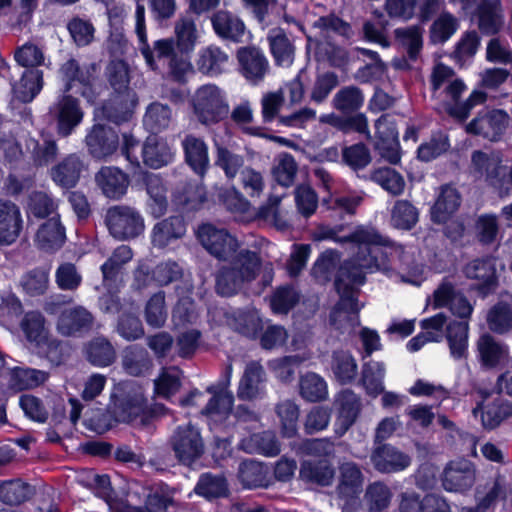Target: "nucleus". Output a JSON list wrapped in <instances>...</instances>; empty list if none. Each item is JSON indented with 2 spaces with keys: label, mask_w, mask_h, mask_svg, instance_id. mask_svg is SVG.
Returning <instances> with one entry per match:
<instances>
[{
  "label": "nucleus",
  "mask_w": 512,
  "mask_h": 512,
  "mask_svg": "<svg viewBox=\"0 0 512 512\" xmlns=\"http://www.w3.org/2000/svg\"><path fill=\"white\" fill-rule=\"evenodd\" d=\"M118 142L117 132L101 124L94 125L86 136V144L91 155L98 158L112 155L118 147Z\"/></svg>",
  "instance_id": "26"
},
{
  "label": "nucleus",
  "mask_w": 512,
  "mask_h": 512,
  "mask_svg": "<svg viewBox=\"0 0 512 512\" xmlns=\"http://www.w3.org/2000/svg\"><path fill=\"white\" fill-rule=\"evenodd\" d=\"M385 373L386 368L383 362L364 363L361 371V383L369 396L377 397L384 391Z\"/></svg>",
  "instance_id": "40"
},
{
  "label": "nucleus",
  "mask_w": 512,
  "mask_h": 512,
  "mask_svg": "<svg viewBox=\"0 0 512 512\" xmlns=\"http://www.w3.org/2000/svg\"><path fill=\"white\" fill-rule=\"evenodd\" d=\"M276 413L280 418L282 436L286 438L296 436L299 417L298 406L294 402L286 400L277 405Z\"/></svg>",
  "instance_id": "52"
},
{
  "label": "nucleus",
  "mask_w": 512,
  "mask_h": 512,
  "mask_svg": "<svg viewBox=\"0 0 512 512\" xmlns=\"http://www.w3.org/2000/svg\"><path fill=\"white\" fill-rule=\"evenodd\" d=\"M370 178L392 195L397 196L404 191L405 181L403 177L389 167L379 168L373 171Z\"/></svg>",
  "instance_id": "54"
},
{
  "label": "nucleus",
  "mask_w": 512,
  "mask_h": 512,
  "mask_svg": "<svg viewBox=\"0 0 512 512\" xmlns=\"http://www.w3.org/2000/svg\"><path fill=\"white\" fill-rule=\"evenodd\" d=\"M340 482L338 494L344 499L357 498L363 489V475L357 464L345 462L339 467Z\"/></svg>",
  "instance_id": "34"
},
{
  "label": "nucleus",
  "mask_w": 512,
  "mask_h": 512,
  "mask_svg": "<svg viewBox=\"0 0 512 512\" xmlns=\"http://www.w3.org/2000/svg\"><path fill=\"white\" fill-rule=\"evenodd\" d=\"M50 113L57 120V130L62 136L70 135L81 123L84 115L78 100L65 92L57 98Z\"/></svg>",
  "instance_id": "13"
},
{
  "label": "nucleus",
  "mask_w": 512,
  "mask_h": 512,
  "mask_svg": "<svg viewBox=\"0 0 512 512\" xmlns=\"http://www.w3.org/2000/svg\"><path fill=\"white\" fill-rule=\"evenodd\" d=\"M186 233V223L182 216H170L157 222L151 231V243L155 248L164 249Z\"/></svg>",
  "instance_id": "25"
},
{
  "label": "nucleus",
  "mask_w": 512,
  "mask_h": 512,
  "mask_svg": "<svg viewBox=\"0 0 512 512\" xmlns=\"http://www.w3.org/2000/svg\"><path fill=\"white\" fill-rule=\"evenodd\" d=\"M197 238L215 258L224 261L232 259L231 266L222 267L216 275V291L219 295L233 296L256 278L261 268L259 255L247 249L236 253L238 241L226 229L210 223L202 224L198 227Z\"/></svg>",
  "instance_id": "2"
},
{
  "label": "nucleus",
  "mask_w": 512,
  "mask_h": 512,
  "mask_svg": "<svg viewBox=\"0 0 512 512\" xmlns=\"http://www.w3.org/2000/svg\"><path fill=\"white\" fill-rule=\"evenodd\" d=\"M472 169L481 173L485 170V180L499 190L512 186V166L508 168L501 165V162H473Z\"/></svg>",
  "instance_id": "39"
},
{
  "label": "nucleus",
  "mask_w": 512,
  "mask_h": 512,
  "mask_svg": "<svg viewBox=\"0 0 512 512\" xmlns=\"http://www.w3.org/2000/svg\"><path fill=\"white\" fill-rule=\"evenodd\" d=\"M122 366L127 374L141 376L152 369L153 361L143 346L134 344L123 350Z\"/></svg>",
  "instance_id": "35"
},
{
  "label": "nucleus",
  "mask_w": 512,
  "mask_h": 512,
  "mask_svg": "<svg viewBox=\"0 0 512 512\" xmlns=\"http://www.w3.org/2000/svg\"><path fill=\"white\" fill-rule=\"evenodd\" d=\"M21 328L30 342L39 345L46 339L45 319L40 312L26 313L21 322Z\"/></svg>",
  "instance_id": "62"
},
{
  "label": "nucleus",
  "mask_w": 512,
  "mask_h": 512,
  "mask_svg": "<svg viewBox=\"0 0 512 512\" xmlns=\"http://www.w3.org/2000/svg\"><path fill=\"white\" fill-rule=\"evenodd\" d=\"M487 324L496 334H505L512 329V307L503 301L495 304L488 312Z\"/></svg>",
  "instance_id": "50"
},
{
  "label": "nucleus",
  "mask_w": 512,
  "mask_h": 512,
  "mask_svg": "<svg viewBox=\"0 0 512 512\" xmlns=\"http://www.w3.org/2000/svg\"><path fill=\"white\" fill-rule=\"evenodd\" d=\"M475 418H481L482 426L492 430L498 427L504 420L512 417V403L503 398H496L492 402L477 403L472 411Z\"/></svg>",
  "instance_id": "23"
},
{
  "label": "nucleus",
  "mask_w": 512,
  "mask_h": 512,
  "mask_svg": "<svg viewBox=\"0 0 512 512\" xmlns=\"http://www.w3.org/2000/svg\"><path fill=\"white\" fill-rule=\"evenodd\" d=\"M331 370L337 382L342 385L352 383L358 374V365L348 351H335L332 355Z\"/></svg>",
  "instance_id": "38"
},
{
  "label": "nucleus",
  "mask_w": 512,
  "mask_h": 512,
  "mask_svg": "<svg viewBox=\"0 0 512 512\" xmlns=\"http://www.w3.org/2000/svg\"><path fill=\"white\" fill-rule=\"evenodd\" d=\"M31 494V488L20 479L0 483V501L7 505H18L26 501Z\"/></svg>",
  "instance_id": "51"
},
{
  "label": "nucleus",
  "mask_w": 512,
  "mask_h": 512,
  "mask_svg": "<svg viewBox=\"0 0 512 512\" xmlns=\"http://www.w3.org/2000/svg\"><path fill=\"white\" fill-rule=\"evenodd\" d=\"M478 352L483 366L496 367L508 357V348L498 343L491 335L484 334L478 340Z\"/></svg>",
  "instance_id": "42"
},
{
  "label": "nucleus",
  "mask_w": 512,
  "mask_h": 512,
  "mask_svg": "<svg viewBox=\"0 0 512 512\" xmlns=\"http://www.w3.org/2000/svg\"><path fill=\"white\" fill-rule=\"evenodd\" d=\"M429 305L433 309L448 307L451 313L461 321H450L447 323L445 313H438L432 317L421 320L420 326L423 331L430 335V340L440 342L443 337V327L446 325L445 337L448 341L450 352L453 358L461 359L466 356L468 348V319L473 312V306L468 299L459 291L456 282L446 277L429 298Z\"/></svg>",
  "instance_id": "3"
},
{
  "label": "nucleus",
  "mask_w": 512,
  "mask_h": 512,
  "mask_svg": "<svg viewBox=\"0 0 512 512\" xmlns=\"http://www.w3.org/2000/svg\"><path fill=\"white\" fill-rule=\"evenodd\" d=\"M508 121L509 116L503 110L485 111L467 125V131L489 140H497L506 129Z\"/></svg>",
  "instance_id": "17"
},
{
  "label": "nucleus",
  "mask_w": 512,
  "mask_h": 512,
  "mask_svg": "<svg viewBox=\"0 0 512 512\" xmlns=\"http://www.w3.org/2000/svg\"><path fill=\"white\" fill-rule=\"evenodd\" d=\"M333 476L334 470L327 461H304L300 467V477L306 482L327 486Z\"/></svg>",
  "instance_id": "45"
},
{
  "label": "nucleus",
  "mask_w": 512,
  "mask_h": 512,
  "mask_svg": "<svg viewBox=\"0 0 512 512\" xmlns=\"http://www.w3.org/2000/svg\"><path fill=\"white\" fill-rule=\"evenodd\" d=\"M395 37L407 50L411 59H416L423 46V29L420 26L398 28Z\"/></svg>",
  "instance_id": "55"
},
{
  "label": "nucleus",
  "mask_w": 512,
  "mask_h": 512,
  "mask_svg": "<svg viewBox=\"0 0 512 512\" xmlns=\"http://www.w3.org/2000/svg\"><path fill=\"white\" fill-rule=\"evenodd\" d=\"M374 468L382 473H394L405 470L411 464V458L389 444L376 447L371 454Z\"/></svg>",
  "instance_id": "20"
},
{
  "label": "nucleus",
  "mask_w": 512,
  "mask_h": 512,
  "mask_svg": "<svg viewBox=\"0 0 512 512\" xmlns=\"http://www.w3.org/2000/svg\"><path fill=\"white\" fill-rule=\"evenodd\" d=\"M14 59L22 67L37 68L45 65L50 66V61L46 63V56L41 47L34 43L28 42L16 49Z\"/></svg>",
  "instance_id": "53"
},
{
  "label": "nucleus",
  "mask_w": 512,
  "mask_h": 512,
  "mask_svg": "<svg viewBox=\"0 0 512 512\" xmlns=\"http://www.w3.org/2000/svg\"><path fill=\"white\" fill-rule=\"evenodd\" d=\"M189 106L196 121L206 127L220 123L230 112L225 90L216 84H203L189 98Z\"/></svg>",
  "instance_id": "5"
},
{
  "label": "nucleus",
  "mask_w": 512,
  "mask_h": 512,
  "mask_svg": "<svg viewBox=\"0 0 512 512\" xmlns=\"http://www.w3.org/2000/svg\"><path fill=\"white\" fill-rule=\"evenodd\" d=\"M228 61L229 57L223 50L215 45H210L198 52L196 65L202 74L214 77L225 72Z\"/></svg>",
  "instance_id": "33"
},
{
  "label": "nucleus",
  "mask_w": 512,
  "mask_h": 512,
  "mask_svg": "<svg viewBox=\"0 0 512 512\" xmlns=\"http://www.w3.org/2000/svg\"><path fill=\"white\" fill-rule=\"evenodd\" d=\"M232 374L233 366L232 363L229 362L218 382L206 388V392L210 393L212 397L201 410V414L207 418L210 424H221L232 412L234 396L233 393L228 390Z\"/></svg>",
  "instance_id": "7"
},
{
  "label": "nucleus",
  "mask_w": 512,
  "mask_h": 512,
  "mask_svg": "<svg viewBox=\"0 0 512 512\" xmlns=\"http://www.w3.org/2000/svg\"><path fill=\"white\" fill-rule=\"evenodd\" d=\"M300 394L309 402H318L328 395L327 383L320 375L310 372L301 377Z\"/></svg>",
  "instance_id": "48"
},
{
  "label": "nucleus",
  "mask_w": 512,
  "mask_h": 512,
  "mask_svg": "<svg viewBox=\"0 0 512 512\" xmlns=\"http://www.w3.org/2000/svg\"><path fill=\"white\" fill-rule=\"evenodd\" d=\"M376 144L375 147L380 151L381 157L385 160H397L400 156L397 154L398 131L394 122L389 116L380 117L376 123Z\"/></svg>",
  "instance_id": "27"
},
{
  "label": "nucleus",
  "mask_w": 512,
  "mask_h": 512,
  "mask_svg": "<svg viewBox=\"0 0 512 512\" xmlns=\"http://www.w3.org/2000/svg\"><path fill=\"white\" fill-rule=\"evenodd\" d=\"M109 81L117 95L111 104L95 110L96 119H107L114 123L128 121L138 103L137 95L128 88L129 71L123 61H114L108 67Z\"/></svg>",
  "instance_id": "4"
},
{
  "label": "nucleus",
  "mask_w": 512,
  "mask_h": 512,
  "mask_svg": "<svg viewBox=\"0 0 512 512\" xmlns=\"http://www.w3.org/2000/svg\"><path fill=\"white\" fill-rule=\"evenodd\" d=\"M93 67H81L75 59H69L60 67V79L64 84L65 93H80L89 103H94L97 88L93 82Z\"/></svg>",
  "instance_id": "10"
},
{
  "label": "nucleus",
  "mask_w": 512,
  "mask_h": 512,
  "mask_svg": "<svg viewBox=\"0 0 512 512\" xmlns=\"http://www.w3.org/2000/svg\"><path fill=\"white\" fill-rule=\"evenodd\" d=\"M110 410L118 422H131L144 410V399L141 393L126 392L117 388L111 394Z\"/></svg>",
  "instance_id": "15"
},
{
  "label": "nucleus",
  "mask_w": 512,
  "mask_h": 512,
  "mask_svg": "<svg viewBox=\"0 0 512 512\" xmlns=\"http://www.w3.org/2000/svg\"><path fill=\"white\" fill-rule=\"evenodd\" d=\"M23 228V219L19 207L0 199V246L11 245L19 238Z\"/></svg>",
  "instance_id": "19"
},
{
  "label": "nucleus",
  "mask_w": 512,
  "mask_h": 512,
  "mask_svg": "<svg viewBox=\"0 0 512 512\" xmlns=\"http://www.w3.org/2000/svg\"><path fill=\"white\" fill-rule=\"evenodd\" d=\"M470 9L483 33L496 34L502 28L503 13L498 0H472Z\"/></svg>",
  "instance_id": "18"
},
{
  "label": "nucleus",
  "mask_w": 512,
  "mask_h": 512,
  "mask_svg": "<svg viewBox=\"0 0 512 512\" xmlns=\"http://www.w3.org/2000/svg\"><path fill=\"white\" fill-rule=\"evenodd\" d=\"M339 261L340 254L336 250H326L315 262L312 268V275L320 282L330 280Z\"/></svg>",
  "instance_id": "64"
},
{
  "label": "nucleus",
  "mask_w": 512,
  "mask_h": 512,
  "mask_svg": "<svg viewBox=\"0 0 512 512\" xmlns=\"http://www.w3.org/2000/svg\"><path fill=\"white\" fill-rule=\"evenodd\" d=\"M95 180L103 195L111 200H119L127 193L128 175L117 167H103Z\"/></svg>",
  "instance_id": "24"
},
{
  "label": "nucleus",
  "mask_w": 512,
  "mask_h": 512,
  "mask_svg": "<svg viewBox=\"0 0 512 512\" xmlns=\"http://www.w3.org/2000/svg\"><path fill=\"white\" fill-rule=\"evenodd\" d=\"M391 498L390 488L382 482H374L366 489L365 501L370 512L383 511L389 506Z\"/></svg>",
  "instance_id": "59"
},
{
  "label": "nucleus",
  "mask_w": 512,
  "mask_h": 512,
  "mask_svg": "<svg viewBox=\"0 0 512 512\" xmlns=\"http://www.w3.org/2000/svg\"><path fill=\"white\" fill-rule=\"evenodd\" d=\"M265 371L256 361L247 363L239 381L237 396L241 400H253L262 397L265 390Z\"/></svg>",
  "instance_id": "22"
},
{
  "label": "nucleus",
  "mask_w": 512,
  "mask_h": 512,
  "mask_svg": "<svg viewBox=\"0 0 512 512\" xmlns=\"http://www.w3.org/2000/svg\"><path fill=\"white\" fill-rule=\"evenodd\" d=\"M57 208L55 200L46 192L35 191L29 196L27 215L42 219L51 215Z\"/></svg>",
  "instance_id": "56"
},
{
  "label": "nucleus",
  "mask_w": 512,
  "mask_h": 512,
  "mask_svg": "<svg viewBox=\"0 0 512 512\" xmlns=\"http://www.w3.org/2000/svg\"><path fill=\"white\" fill-rule=\"evenodd\" d=\"M48 379V373L33 368H15L12 372V385L19 390L35 388Z\"/></svg>",
  "instance_id": "60"
},
{
  "label": "nucleus",
  "mask_w": 512,
  "mask_h": 512,
  "mask_svg": "<svg viewBox=\"0 0 512 512\" xmlns=\"http://www.w3.org/2000/svg\"><path fill=\"white\" fill-rule=\"evenodd\" d=\"M238 60L244 76L249 81L257 83L263 79L268 69V61L259 49L254 47L240 49Z\"/></svg>",
  "instance_id": "31"
},
{
  "label": "nucleus",
  "mask_w": 512,
  "mask_h": 512,
  "mask_svg": "<svg viewBox=\"0 0 512 512\" xmlns=\"http://www.w3.org/2000/svg\"><path fill=\"white\" fill-rule=\"evenodd\" d=\"M182 371L176 366L162 368L154 380L155 393L165 399L173 396L181 386Z\"/></svg>",
  "instance_id": "46"
},
{
  "label": "nucleus",
  "mask_w": 512,
  "mask_h": 512,
  "mask_svg": "<svg viewBox=\"0 0 512 512\" xmlns=\"http://www.w3.org/2000/svg\"><path fill=\"white\" fill-rule=\"evenodd\" d=\"M130 162L129 172L136 183L146 186L147 194L150 197L149 207L155 218L161 217L167 210L168 201L166 190L161 178L148 171L147 168L159 169L167 162Z\"/></svg>",
  "instance_id": "6"
},
{
  "label": "nucleus",
  "mask_w": 512,
  "mask_h": 512,
  "mask_svg": "<svg viewBox=\"0 0 512 512\" xmlns=\"http://www.w3.org/2000/svg\"><path fill=\"white\" fill-rule=\"evenodd\" d=\"M444 91L446 98L449 99V102L446 104V110L450 115L462 120L468 116L473 106L484 102L486 98L483 92L473 91L465 102L459 103L458 99L466 91V85L457 78L450 81L444 88Z\"/></svg>",
  "instance_id": "16"
},
{
  "label": "nucleus",
  "mask_w": 512,
  "mask_h": 512,
  "mask_svg": "<svg viewBox=\"0 0 512 512\" xmlns=\"http://www.w3.org/2000/svg\"><path fill=\"white\" fill-rule=\"evenodd\" d=\"M167 319V310L165 307V293L159 291L153 294L145 307V320L153 328L162 327Z\"/></svg>",
  "instance_id": "61"
},
{
  "label": "nucleus",
  "mask_w": 512,
  "mask_h": 512,
  "mask_svg": "<svg viewBox=\"0 0 512 512\" xmlns=\"http://www.w3.org/2000/svg\"><path fill=\"white\" fill-rule=\"evenodd\" d=\"M239 448L250 454H261L266 457H275L281 451L280 443L271 431L254 433L249 437L243 438L239 443Z\"/></svg>",
  "instance_id": "32"
},
{
  "label": "nucleus",
  "mask_w": 512,
  "mask_h": 512,
  "mask_svg": "<svg viewBox=\"0 0 512 512\" xmlns=\"http://www.w3.org/2000/svg\"><path fill=\"white\" fill-rule=\"evenodd\" d=\"M461 204V195L451 185H443L439 195L431 208V220L437 224L446 223L458 210Z\"/></svg>",
  "instance_id": "28"
},
{
  "label": "nucleus",
  "mask_w": 512,
  "mask_h": 512,
  "mask_svg": "<svg viewBox=\"0 0 512 512\" xmlns=\"http://www.w3.org/2000/svg\"><path fill=\"white\" fill-rule=\"evenodd\" d=\"M267 39L276 64L289 67L294 61L295 48L284 31L280 28L272 29Z\"/></svg>",
  "instance_id": "36"
},
{
  "label": "nucleus",
  "mask_w": 512,
  "mask_h": 512,
  "mask_svg": "<svg viewBox=\"0 0 512 512\" xmlns=\"http://www.w3.org/2000/svg\"><path fill=\"white\" fill-rule=\"evenodd\" d=\"M339 406L338 421L342 428V433L346 432L355 422L361 408L360 398L352 390L342 391L338 398Z\"/></svg>",
  "instance_id": "43"
},
{
  "label": "nucleus",
  "mask_w": 512,
  "mask_h": 512,
  "mask_svg": "<svg viewBox=\"0 0 512 512\" xmlns=\"http://www.w3.org/2000/svg\"><path fill=\"white\" fill-rule=\"evenodd\" d=\"M43 72L30 69L23 73L20 81L13 85L14 96L21 102H31L43 88Z\"/></svg>",
  "instance_id": "37"
},
{
  "label": "nucleus",
  "mask_w": 512,
  "mask_h": 512,
  "mask_svg": "<svg viewBox=\"0 0 512 512\" xmlns=\"http://www.w3.org/2000/svg\"><path fill=\"white\" fill-rule=\"evenodd\" d=\"M194 492L207 499L219 498L226 496L228 485L222 475L205 473L200 476L194 488Z\"/></svg>",
  "instance_id": "47"
},
{
  "label": "nucleus",
  "mask_w": 512,
  "mask_h": 512,
  "mask_svg": "<svg viewBox=\"0 0 512 512\" xmlns=\"http://www.w3.org/2000/svg\"><path fill=\"white\" fill-rule=\"evenodd\" d=\"M66 240L65 228L58 217H52L38 229L35 237L37 246L46 252H53L62 247Z\"/></svg>",
  "instance_id": "30"
},
{
  "label": "nucleus",
  "mask_w": 512,
  "mask_h": 512,
  "mask_svg": "<svg viewBox=\"0 0 512 512\" xmlns=\"http://www.w3.org/2000/svg\"><path fill=\"white\" fill-rule=\"evenodd\" d=\"M177 48L185 54L192 52L200 39V32L195 21L189 17H181L175 23Z\"/></svg>",
  "instance_id": "44"
},
{
  "label": "nucleus",
  "mask_w": 512,
  "mask_h": 512,
  "mask_svg": "<svg viewBox=\"0 0 512 512\" xmlns=\"http://www.w3.org/2000/svg\"><path fill=\"white\" fill-rule=\"evenodd\" d=\"M172 119L169 106L155 102L152 103L144 116L145 126L153 133L167 128Z\"/></svg>",
  "instance_id": "58"
},
{
  "label": "nucleus",
  "mask_w": 512,
  "mask_h": 512,
  "mask_svg": "<svg viewBox=\"0 0 512 512\" xmlns=\"http://www.w3.org/2000/svg\"><path fill=\"white\" fill-rule=\"evenodd\" d=\"M464 273L468 278L479 281L474 289L483 296L492 292L496 286L495 259L492 257L471 261L465 266Z\"/></svg>",
  "instance_id": "21"
},
{
  "label": "nucleus",
  "mask_w": 512,
  "mask_h": 512,
  "mask_svg": "<svg viewBox=\"0 0 512 512\" xmlns=\"http://www.w3.org/2000/svg\"><path fill=\"white\" fill-rule=\"evenodd\" d=\"M322 238L351 244L353 256L339 269L335 287L340 298L330 314L331 325L341 334H350L360 325L362 305L358 295L366 282V275L382 272L392 277L397 269H404L407 254L402 245L381 235L373 227L360 226L343 237H338L334 229H328Z\"/></svg>",
  "instance_id": "1"
},
{
  "label": "nucleus",
  "mask_w": 512,
  "mask_h": 512,
  "mask_svg": "<svg viewBox=\"0 0 512 512\" xmlns=\"http://www.w3.org/2000/svg\"><path fill=\"white\" fill-rule=\"evenodd\" d=\"M226 208L234 214H239L242 219L248 220L255 216L250 202L234 188L227 189L221 194Z\"/></svg>",
  "instance_id": "63"
},
{
  "label": "nucleus",
  "mask_w": 512,
  "mask_h": 512,
  "mask_svg": "<svg viewBox=\"0 0 512 512\" xmlns=\"http://www.w3.org/2000/svg\"><path fill=\"white\" fill-rule=\"evenodd\" d=\"M82 162H59L51 171L53 181L63 187H74L79 178Z\"/></svg>",
  "instance_id": "57"
},
{
  "label": "nucleus",
  "mask_w": 512,
  "mask_h": 512,
  "mask_svg": "<svg viewBox=\"0 0 512 512\" xmlns=\"http://www.w3.org/2000/svg\"><path fill=\"white\" fill-rule=\"evenodd\" d=\"M48 313L58 314L57 331L63 336H78L88 332L93 324V315L83 306L54 308L49 305Z\"/></svg>",
  "instance_id": "11"
},
{
  "label": "nucleus",
  "mask_w": 512,
  "mask_h": 512,
  "mask_svg": "<svg viewBox=\"0 0 512 512\" xmlns=\"http://www.w3.org/2000/svg\"><path fill=\"white\" fill-rule=\"evenodd\" d=\"M475 478V467L470 461L454 460L443 471L442 486L448 492L464 493L474 485Z\"/></svg>",
  "instance_id": "14"
},
{
  "label": "nucleus",
  "mask_w": 512,
  "mask_h": 512,
  "mask_svg": "<svg viewBox=\"0 0 512 512\" xmlns=\"http://www.w3.org/2000/svg\"><path fill=\"white\" fill-rule=\"evenodd\" d=\"M135 33L139 41L140 52L150 69L158 68L157 60L174 55V42L171 39L157 40L154 42L153 49L150 48L146 33L145 7L139 2L135 9Z\"/></svg>",
  "instance_id": "9"
},
{
  "label": "nucleus",
  "mask_w": 512,
  "mask_h": 512,
  "mask_svg": "<svg viewBox=\"0 0 512 512\" xmlns=\"http://www.w3.org/2000/svg\"><path fill=\"white\" fill-rule=\"evenodd\" d=\"M172 446L178 460L190 465L203 453V442L199 430L187 424L179 426L172 439Z\"/></svg>",
  "instance_id": "12"
},
{
  "label": "nucleus",
  "mask_w": 512,
  "mask_h": 512,
  "mask_svg": "<svg viewBox=\"0 0 512 512\" xmlns=\"http://www.w3.org/2000/svg\"><path fill=\"white\" fill-rule=\"evenodd\" d=\"M105 224L110 235L119 241L135 239L145 229L141 213L135 207L128 205L110 207L106 212Z\"/></svg>",
  "instance_id": "8"
},
{
  "label": "nucleus",
  "mask_w": 512,
  "mask_h": 512,
  "mask_svg": "<svg viewBox=\"0 0 512 512\" xmlns=\"http://www.w3.org/2000/svg\"><path fill=\"white\" fill-rule=\"evenodd\" d=\"M87 360L94 366L107 367L111 365L116 352L112 344L105 337L99 336L92 339L85 346Z\"/></svg>",
  "instance_id": "41"
},
{
  "label": "nucleus",
  "mask_w": 512,
  "mask_h": 512,
  "mask_svg": "<svg viewBox=\"0 0 512 512\" xmlns=\"http://www.w3.org/2000/svg\"><path fill=\"white\" fill-rule=\"evenodd\" d=\"M418 210L407 200L395 202L391 211V224L401 230H410L418 222Z\"/></svg>",
  "instance_id": "49"
},
{
  "label": "nucleus",
  "mask_w": 512,
  "mask_h": 512,
  "mask_svg": "<svg viewBox=\"0 0 512 512\" xmlns=\"http://www.w3.org/2000/svg\"><path fill=\"white\" fill-rule=\"evenodd\" d=\"M214 32L223 39L234 42L242 41L245 35L244 22L233 13L226 10H219L211 17Z\"/></svg>",
  "instance_id": "29"
}]
</instances>
